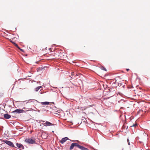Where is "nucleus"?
<instances>
[{
  "label": "nucleus",
  "instance_id": "1",
  "mask_svg": "<svg viewBox=\"0 0 150 150\" xmlns=\"http://www.w3.org/2000/svg\"><path fill=\"white\" fill-rule=\"evenodd\" d=\"M24 142L28 144H36L40 146V145H39L36 142L35 139V138L33 137H31V138H30L26 139L24 140Z\"/></svg>",
  "mask_w": 150,
  "mask_h": 150
},
{
  "label": "nucleus",
  "instance_id": "2",
  "mask_svg": "<svg viewBox=\"0 0 150 150\" xmlns=\"http://www.w3.org/2000/svg\"><path fill=\"white\" fill-rule=\"evenodd\" d=\"M1 141L2 142H3L4 143H5L6 144H7L9 146H10L11 147L16 148H17L15 146L13 143L11 141L6 139H1Z\"/></svg>",
  "mask_w": 150,
  "mask_h": 150
},
{
  "label": "nucleus",
  "instance_id": "3",
  "mask_svg": "<svg viewBox=\"0 0 150 150\" xmlns=\"http://www.w3.org/2000/svg\"><path fill=\"white\" fill-rule=\"evenodd\" d=\"M81 146V145H80L77 143H72L71 145L69 148V150H72L74 146L80 149Z\"/></svg>",
  "mask_w": 150,
  "mask_h": 150
},
{
  "label": "nucleus",
  "instance_id": "4",
  "mask_svg": "<svg viewBox=\"0 0 150 150\" xmlns=\"http://www.w3.org/2000/svg\"><path fill=\"white\" fill-rule=\"evenodd\" d=\"M50 108H51L48 105H44L41 108L40 110L48 111Z\"/></svg>",
  "mask_w": 150,
  "mask_h": 150
},
{
  "label": "nucleus",
  "instance_id": "5",
  "mask_svg": "<svg viewBox=\"0 0 150 150\" xmlns=\"http://www.w3.org/2000/svg\"><path fill=\"white\" fill-rule=\"evenodd\" d=\"M16 145L19 150H21V149H24V147L23 145L21 143H16Z\"/></svg>",
  "mask_w": 150,
  "mask_h": 150
},
{
  "label": "nucleus",
  "instance_id": "6",
  "mask_svg": "<svg viewBox=\"0 0 150 150\" xmlns=\"http://www.w3.org/2000/svg\"><path fill=\"white\" fill-rule=\"evenodd\" d=\"M43 125L45 126H54V127H55V126H57V125L52 123L50 122L47 121H46Z\"/></svg>",
  "mask_w": 150,
  "mask_h": 150
},
{
  "label": "nucleus",
  "instance_id": "7",
  "mask_svg": "<svg viewBox=\"0 0 150 150\" xmlns=\"http://www.w3.org/2000/svg\"><path fill=\"white\" fill-rule=\"evenodd\" d=\"M4 118L6 119H8L11 118V115L8 113L2 114Z\"/></svg>",
  "mask_w": 150,
  "mask_h": 150
},
{
  "label": "nucleus",
  "instance_id": "8",
  "mask_svg": "<svg viewBox=\"0 0 150 150\" xmlns=\"http://www.w3.org/2000/svg\"><path fill=\"white\" fill-rule=\"evenodd\" d=\"M68 140H69V139L68 137H65L62 138L59 142L61 144H63Z\"/></svg>",
  "mask_w": 150,
  "mask_h": 150
},
{
  "label": "nucleus",
  "instance_id": "9",
  "mask_svg": "<svg viewBox=\"0 0 150 150\" xmlns=\"http://www.w3.org/2000/svg\"><path fill=\"white\" fill-rule=\"evenodd\" d=\"M16 113L18 114H20L21 113V110L20 109H16L13 111L11 112V113Z\"/></svg>",
  "mask_w": 150,
  "mask_h": 150
},
{
  "label": "nucleus",
  "instance_id": "10",
  "mask_svg": "<svg viewBox=\"0 0 150 150\" xmlns=\"http://www.w3.org/2000/svg\"><path fill=\"white\" fill-rule=\"evenodd\" d=\"M50 103V102L48 101H45L44 102H41V104L42 105H48Z\"/></svg>",
  "mask_w": 150,
  "mask_h": 150
},
{
  "label": "nucleus",
  "instance_id": "11",
  "mask_svg": "<svg viewBox=\"0 0 150 150\" xmlns=\"http://www.w3.org/2000/svg\"><path fill=\"white\" fill-rule=\"evenodd\" d=\"M42 88V86H38L35 88V91L36 92H37L41 88Z\"/></svg>",
  "mask_w": 150,
  "mask_h": 150
},
{
  "label": "nucleus",
  "instance_id": "12",
  "mask_svg": "<svg viewBox=\"0 0 150 150\" xmlns=\"http://www.w3.org/2000/svg\"><path fill=\"white\" fill-rule=\"evenodd\" d=\"M80 149L81 150H89L88 148L81 145V146Z\"/></svg>",
  "mask_w": 150,
  "mask_h": 150
},
{
  "label": "nucleus",
  "instance_id": "13",
  "mask_svg": "<svg viewBox=\"0 0 150 150\" xmlns=\"http://www.w3.org/2000/svg\"><path fill=\"white\" fill-rule=\"evenodd\" d=\"M100 68L101 69H102L103 70L105 71H107V69L103 66H101V67H100Z\"/></svg>",
  "mask_w": 150,
  "mask_h": 150
},
{
  "label": "nucleus",
  "instance_id": "14",
  "mask_svg": "<svg viewBox=\"0 0 150 150\" xmlns=\"http://www.w3.org/2000/svg\"><path fill=\"white\" fill-rule=\"evenodd\" d=\"M114 91V90L113 87H112V88H111L110 89H109V91H108V92L110 93L111 92H113Z\"/></svg>",
  "mask_w": 150,
  "mask_h": 150
},
{
  "label": "nucleus",
  "instance_id": "15",
  "mask_svg": "<svg viewBox=\"0 0 150 150\" xmlns=\"http://www.w3.org/2000/svg\"><path fill=\"white\" fill-rule=\"evenodd\" d=\"M42 70V68H41V67H39L37 68V72H39L40 71H41Z\"/></svg>",
  "mask_w": 150,
  "mask_h": 150
},
{
  "label": "nucleus",
  "instance_id": "16",
  "mask_svg": "<svg viewBox=\"0 0 150 150\" xmlns=\"http://www.w3.org/2000/svg\"><path fill=\"white\" fill-rule=\"evenodd\" d=\"M137 127V123H135L134 124L132 125V127H134L136 128Z\"/></svg>",
  "mask_w": 150,
  "mask_h": 150
},
{
  "label": "nucleus",
  "instance_id": "17",
  "mask_svg": "<svg viewBox=\"0 0 150 150\" xmlns=\"http://www.w3.org/2000/svg\"><path fill=\"white\" fill-rule=\"evenodd\" d=\"M18 49L20 50L22 52H25L24 50L23 49H21L20 47H19V48H18Z\"/></svg>",
  "mask_w": 150,
  "mask_h": 150
},
{
  "label": "nucleus",
  "instance_id": "18",
  "mask_svg": "<svg viewBox=\"0 0 150 150\" xmlns=\"http://www.w3.org/2000/svg\"><path fill=\"white\" fill-rule=\"evenodd\" d=\"M118 86L120 87L122 86L123 83H119L118 84Z\"/></svg>",
  "mask_w": 150,
  "mask_h": 150
},
{
  "label": "nucleus",
  "instance_id": "19",
  "mask_svg": "<svg viewBox=\"0 0 150 150\" xmlns=\"http://www.w3.org/2000/svg\"><path fill=\"white\" fill-rule=\"evenodd\" d=\"M127 142L128 143V145H130V142H129V140L128 138L127 139Z\"/></svg>",
  "mask_w": 150,
  "mask_h": 150
},
{
  "label": "nucleus",
  "instance_id": "20",
  "mask_svg": "<svg viewBox=\"0 0 150 150\" xmlns=\"http://www.w3.org/2000/svg\"><path fill=\"white\" fill-rule=\"evenodd\" d=\"M17 127H19V129H22L23 128V127H20L17 126L16 127V129H18H18L17 128Z\"/></svg>",
  "mask_w": 150,
  "mask_h": 150
},
{
  "label": "nucleus",
  "instance_id": "21",
  "mask_svg": "<svg viewBox=\"0 0 150 150\" xmlns=\"http://www.w3.org/2000/svg\"><path fill=\"white\" fill-rule=\"evenodd\" d=\"M21 113H23L25 112V111L23 109H21Z\"/></svg>",
  "mask_w": 150,
  "mask_h": 150
},
{
  "label": "nucleus",
  "instance_id": "22",
  "mask_svg": "<svg viewBox=\"0 0 150 150\" xmlns=\"http://www.w3.org/2000/svg\"><path fill=\"white\" fill-rule=\"evenodd\" d=\"M14 45L16 47H17L18 49V48H19V47L18 45L16 43V44H15V45Z\"/></svg>",
  "mask_w": 150,
  "mask_h": 150
},
{
  "label": "nucleus",
  "instance_id": "23",
  "mask_svg": "<svg viewBox=\"0 0 150 150\" xmlns=\"http://www.w3.org/2000/svg\"><path fill=\"white\" fill-rule=\"evenodd\" d=\"M35 109H36V110H34V111H37L38 112H40V110H38V109H37L36 108H35Z\"/></svg>",
  "mask_w": 150,
  "mask_h": 150
},
{
  "label": "nucleus",
  "instance_id": "24",
  "mask_svg": "<svg viewBox=\"0 0 150 150\" xmlns=\"http://www.w3.org/2000/svg\"><path fill=\"white\" fill-rule=\"evenodd\" d=\"M32 102L31 99H29L28 100V102L26 103L27 104V103H28L29 102Z\"/></svg>",
  "mask_w": 150,
  "mask_h": 150
},
{
  "label": "nucleus",
  "instance_id": "25",
  "mask_svg": "<svg viewBox=\"0 0 150 150\" xmlns=\"http://www.w3.org/2000/svg\"><path fill=\"white\" fill-rule=\"evenodd\" d=\"M75 75V74L74 72H72L71 73V76H73Z\"/></svg>",
  "mask_w": 150,
  "mask_h": 150
},
{
  "label": "nucleus",
  "instance_id": "26",
  "mask_svg": "<svg viewBox=\"0 0 150 150\" xmlns=\"http://www.w3.org/2000/svg\"><path fill=\"white\" fill-rule=\"evenodd\" d=\"M7 39L8 40H9V41L12 43L13 42V41L11 40V39H9L8 38H7Z\"/></svg>",
  "mask_w": 150,
  "mask_h": 150
},
{
  "label": "nucleus",
  "instance_id": "27",
  "mask_svg": "<svg viewBox=\"0 0 150 150\" xmlns=\"http://www.w3.org/2000/svg\"><path fill=\"white\" fill-rule=\"evenodd\" d=\"M28 109H29V111L31 110H33L34 111V110H35L33 109L32 108H28Z\"/></svg>",
  "mask_w": 150,
  "mask_h": 150
},
{
  "label": "nucleus",
  "instance_id": "28",
  "mask_svg": "<svg viewBox=\"0 0 150 150\" xmlns=\"http://www.w3.org/2000/svg\"><path fill=\"white\" fill-rule=\"evenodd\" d=\"M106 87L105 88V89H106V88H109V87H108V85H106Z\"/></svg>",
  "mask_w": 150,
  "mask_h": 150
},
{
  "label": "nucleus",
  "instance_id": "29",
  "mask_svg": "<svg viewBox=\"0 0 150 150\" xmlns=\"http://www.w3.org/2000/svg\"><path fill=\"white\" fill-rule=\"evenodd\" d=\"M77 109H81V108H80V107L78 106H77Z\"/></svg>",
  "mask_w": 150,
  "mask_h": 150
},
{
  "label": "nucleus",
  "instance_id": "30",
  "mask_svg": "<svg viewBox=\"0 0 150 150\" xmlns=\"http://www.w3.org/2000/svg\"><path fill=\"white\" fill-rule=\"evenodd\" d=\"M52 49V48H49V50H50V52H52V51H51V50Z\"/></svg>",
  "mask_w": 150,
  "mask_h": 150
},
{
  "label": "nucleus",
  "instance_id": "31",
  "mask_svg": "<svg viewBox=\"0 0 150 150\" xmlns=\"http://www.w3.org/2000/svg\"><path fill=\"white\" fill-rule=\"evenodd\" d=\"M12 43L14 45L16 44V43L15 42H14V41Z\"/></svg>",
  "mask_w": 150,
  "mask_h": 150
},
{
  "label": "nucleus",
  "instance_id": "32",
  "mask_svg": "<svg viewBox=\"0 0 150 150\" xmlns=\"http://www.w3.org/2000/svg\"><path fill=\"white\" fill-rule=\"evenodd\" d=\"M136 106V105L135 104H133V107H134L135 108Z\"/></svg>",
  "mask_w": 150,
  "mask_h": 150
},
{
  "label": "nucleus",
  "instance_id": "33",
  "mask_svg": "<svg viewBox=\"0 0 150 150\" xmlns=\"http://www.w3.org/2000/svg\"><path fill=\"white\" fill-rule=\"evenodd\" d=\"M127 87L128 89H130L131 88V87L129 86H128Z\"/></svg>",
  "mask_w": 150,
  "mask_h": 150
},
{
  "label": "nucleus",
  "instance_id": "34",
  "mask_svg": "<svg viewBox=\"0 0 150 150\" xmlns=\"http://www.w3.org/2000/svg\"><path fill=\"white\" fill-rule=\"evenodd\" d=\"M69 140H70V141H71V142H74L75 141V140H70V139Z\"/></svg>",
  "mask_w": 150,
  "mask_h": 150
},
{
  "label": "nucleus",
  "instance_id": "35",
  "mask_svg": "<svg viewBox=\"0 0 150 150\" xmlns=\"http://www.w3.org/2000/svg\"><path fill=\"white\" fill-rule=\"evenodd\" d=\"M59 53L60 54H62V52L60 51H59Z\"/></svg>",
  "mask_w": 150,
  "mask_h": 150
},
{
  "label": "nucleus",
  "instance_id": "36",
  "mask_svg": "<svg viewBox=\"0 0 150 150\" xmlns=\"http://www.w3.org/2000/svg\"><path fill=\"white\" fill-rule=\"evenodd\" d=\"M126 70L127 71H128L129 70V69H126Z\"/></svg>",
  "mask_w": 150,
  "mask_h": 150
},
{
  "label": "nucleus",
  "instance_id": "37",
  "mask_svg": "<svg viewBox=\"0 0 150 150\" xmlns=\"http://www.w3.org/2000/svg\"><path fill=\"white\" fill-rule=\"evenodd\" d=\"M28 109V108H25V107H24L23 108V109Z\"/></svg>",
  "mask_w": 150,
  "mask_h": 150
},
{
  "label": "nucleus",
  "instance_id": "38",
  "mask_svg": "<svg viewBox=\"0 0 150 150\" xmlns=\"http://www.w3.org/2000/svg\"><path fill=\"white\" fill-rule=\"evenodd\" d=\"M75 76H77L78 75H77V73H76V74H75Z\"/></svg>",
  "mask_w": 150,
  "mask_h": 150
},
{
  "label": "nucleus",
  "instance_id": "39",
  "mask_svg": "<svg viewBox=\"0 0 150 150\" xmlns=\"http://www.w3.org/2000/svg\"><path fill=\"white\" fill-rule=\"evenodd\" d=\"M123 101V99H121L120 100V101L121 102H122V101Z\"/></svg>",
  "mask_w": 150,
  "mask_h": 150
},
{
  "label": "nucleus",
  "instance_id": "40",
  "mask_svg": "<svg viewBox=\"0 0 150 150\" xmlns=\"http://www.w3.org/2000/svg\"><path fill=\"white\" fill-rule=\"evenodd\" d=\"M130 120H131V116H130L129 117Z\"/></svg>",
  "mask_w": 150,
  "mask_h": 150
},
{
  "label": "nucleus",
  "instance_id": "41",
  "mask_svg": "<svg viewBox=\"0 0 150 150\" xmlns=\"http://www.w3.org/2000/svg\"><path fill=\"white\" fill-rule=\"evenodd\" d=\"M25 111H29V109H28V110H25Z\"/></svg>",
  "mask_w": 150,
  "mask_h": 150
},
{
  "label": "nucleus",
  "instance_id": "42",
  "mask_svg": "<svg viewBox=\"0 0 150 150\" xmlns=\"http://www.w3.org/2000/svg\"><path fill=\"white\" fill-rule=\"evenodd\" d=\"M80 108H81V109H82V111L83 110V108L82 107H80Z\"/></svg>",
  "mask_w": 150,
  "mask_h": 150
},
{
  "label": "nucleus",
  "instance_id": "43",
  "mask_svg": "<svg viewBox=\"0 0 150 150\" xmlns=\"http://www.w3.org/2000/svg\"><path fill=\"white\" fill-rule=\"evenodd\" d=\"M59 51H57V52H57H57L59 53Z\"/></svg>",
  "mask_w": 150,
  "mask_h": 150
},
{
  "label": "nucleus",
  "instance_id": "44",
  "mask_svg": "<svg viewBox=\"0 0 150 150\" xmlns=\"http://www.w3.org/2000/svg\"><path fill=\"white\" fill-rule=\"evenodd\" d=\"M24 78H21V79H19V80H22V79H24Z\"/></svg>",
  "mask_w": 150,
  "mask_h": 150
},
{
  "label": "nucleus",
  "instance_id": "45",
  "mask_svg": "<svg viewBox=\"0 0 150 150\" xmlns=\"http://www.w3.org/2000/svg\"><path fill=\"white\" fill-rule=\"evenodd\" d=\"M92 122L93 123H95V122H93V121H92ZM96 124H98V123H96Z\"/></svg>",
  "mask_w": 150,
  "mask_h": 150
},
{
  "label": "nucleus",
  "instance_id": "46",
  "mask_svg": "<svg viewBox=\"0 0 150 150\" xmlns=\"http://www.w3.org/2000/svg\"><path fill=\"white\" fill-rule=\"evenodd\" d=\"M125 86V85H123L122 86V87L123 88H124Z\"/></svg>",
  "mask_w": 150,
  "mask_h": 150
},
{
  "label": "nucleus",
  "instance_id": "47",
  "mask_svg": "<svg viewBox=\"0 0 150 150\" xmlns=\"http://www.w3.org/2000/svg\"><path fill=\"white\" fill-rule=\"evenodd\" d=\"M27 101V100H25V101H23L22 102L24 103V102H25Z\"/></svg>",
  "mask_w": 150,
  "mask_h": 150
},
{
  "label": "nucleus",
  "instance_id": "48",
  "mask_svg": "<svg viewBox=\"0 0 150 150\" xmlns=\"http://www.w3.org/2000/svg\"><path fill=\"white\" fill-rule=\"evenodd\" d=\"M35 63H36V64H38V61H37V62H36Z\"/></svg>",
  "mask_w": 150,
  "mask_h": 150
},
{
  "label": "nucleus",
  "instance_id": "49",
  "mask_svg": "<svg viewBox=\"0 0 150 150\" xmlns=\"http://www.w3.org/2000/svg\"><path fill=\"white\" fill-rule=\"evenodd\" d=\"M41 68H42V69H44L45 67H41Z\"/></svg>",
  "mask_w": 150,
  "mask_h": 150
},
{
  "label": "nucleus",
  "instance_id": "50",
  "mask_svg": "<svg viewBox=\"0 0 150 150\" xmlns=\"http://www.w3.org/2000/svg\"><path fill=\"white\" fill-rule=\"evenodd\" d=\"M68 143L70 144L71 143V142H68Z\"/></svg>",
  "mask_w": 150,
  "mask_h": 150
},
{
  "label": "nucleus",
  "instance_id": "51",
  "mask_svg": "<svg viewBox=\"0 0 150 150\" xmlns=\"http://www.w3.org/2000/svg\"><path fill=\"white\" fill-rule=\"evenodd\" d=\"M40 81H39L38 82H37V83H40Z\"/></svg>",
  "mask_w": 150,
  "mask_h": 150
},
{
  "label": "nucleus",
  "instance_id": "52",
  "mask_svg": "<svg viewBox=\"0 0 150 150\" xmlns=\"http://www.w3.org/2000/svg\"><path fill=\"white\" fill-rule=\"evenodd\" d=\"M57 148L58 149H59V146H58L57 147Z\"/></svg>",
  "mask_w": 150,
  "mask_h": 150
},
{
  "label": "nucleus",
  "instance_id": "53",
  "mask_svg": "<svg viewBox=\"0 0 150 150\" xmlns=\"http://www.w3.org/2000/svg\"><path fill=\"white\" fill-rule=\"evenodd\" d=\"M120 76H118V77H116V78H120Z\"/></svg>",
  "mask_w": 150,
  "mask_h": 150
},
{
  "label": "nucleus",
  "instance_id": "54",
  "mask_svg": "<svg viewBox=\"0 0 150 150\" xmlns=\"http://www.w3.org/2000/svg\"><path fill=\"white\" fill-rule=\"evenodd\" d=\"M28 55L27 54H26L25 56H27Z\"/></svg>",
  "mask_w": 150,
  "mask_h": 150
},
{
  "label": "nucleus",
  "instance_id": "55",
  "mask_svg": "<svg viewBox=\"0 0 150 150\" xmlns=\"http://www.w3.org/2000/svg\"><path fill=\"white\" fill-rule=\"evenodd\" d=\"M35 100L37 102H38V101H37V100Z\"/></svg>",
  "mask_w": 150,
  "mask_h": 150
},
{
  "label": "nucleus",
  "instance_id": "56",
  "mask_svg": "<svg viewBox=\"0 0 150 150\" xmlns=\"http://www.w3.org/2000/svg\"><path fill=\"white\" fill-rule=\"evenodd\" d=\"M29 48L30 49H31V48L30 47H29Z\"/></svg>",
  "mask_w": 150,
  "mask_h": 150
},
{
  "label": "nucleus",
  "instance_id": "57",
  "mask_svg": "<svg viewBox=\"0 0 150 150\" xmlns=\"http://www.w3.org/2000/svg\"><path fill=\"white\" fill-rule=\"evenodd\" d=\"M130 81L131 82V79H130Z\"/></svg>",
  "mask_w": 150,
  "mask_h": 150
},
{
  "label": "nucleus",
  "instance_id": "58",
  "mask_svg": "<svg viewBox=\"0 0 150 150\" xmlns=\"http://www.w3.org/2000/svg\"><path fill=\"white\" fill-rule=\"evenodd\" d=\"M125 118L126 119L127 118H126V115H125Z\"/></svg>",
  "mask_w": 150,
  "mask_h": 150
},
{
  "label": "nucleus",
  "instance_id": "59",
  "mask_svg": "<svg viewBox=\"0 0 150 150\" xmlns=\"http://www.w3.org/2000/svg\"><path fill=\"white\" fill-rule=\"evenodd\" d=\"M52 103L53 104H54V102H52Z\"/></svg>",
  "mask_w": 150,
  "mask_h": 150
},
{
  "label": "nucleus",
  "instance_id": "60",
  "mask_svg": "<svg viewBox=\"0 0 150 150\" xmlns=\"http://www.w3.org/2000/svg\"><path fill=\"white\" fill-rule=\"evenodd\" d=\"M15 30H16V28H15Z\"/></svg>",
  "mask_w": 150,
  "mask_h": 150
},
{
  "label": "nucleus",
  "instance_id": "61",
  "mask_svg": "<svg viewBox=\"0 0 150 150\" xmlns=\"http://www.w3.org/2000/svg\"><path fill=\"white\" fill-rule=\"evenodd\" d=\"M52 132H53V133H54V131H52Z\"/></svg>",
  "mask_w": 150,
  "mask_h": 150
},
{
  "label": "nucleus",
  "instance_id": "62",
  "mask_svg": "<svg viewBox=\"0 0 150 150\" xmlns=\"http://www.w3.org/2000/svg\"><path fill=\"white\" fill-rule=\"evenodd\" d=\"M16 102H20V101H17Z\"/></svg>",
  "mask_w": 150,
  "mask_h": 150
},
{
  "label": "nucleus",
  "instance_id": "63",
  "mask_svg": "<svg viewBox=\"0 0 150 150\" xmlns=\"http://www.w3.org/2000/svg\"><path fill=\"white\" fill-rule=\"evenodd\" d=\"M132 89L133 87L132 86Z\"/></svg>",
  "mask_w": 150,
  "mask_h": 150
},
{
  "label": "nucleus",
  "instance_id": "64",
  "mask_svg": "<svg viewBox=\"0 0 150 150\" xmlns=\"http://www.w3.org/2000/svg\"><path fill=\"white\" fill-rule=\"evenodd\" d=\"M83 113H84L83 111L82 112Z\"/></svg>",
  "mask_w": 150,
  "mask_h": 150
}]
</instances>
